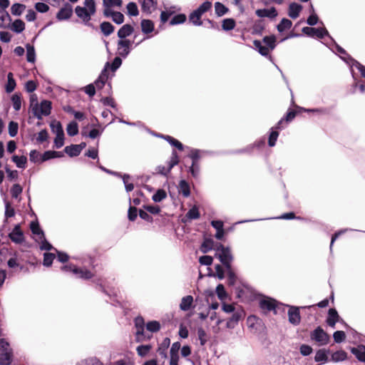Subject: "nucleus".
Wrapping results in <instances>:
<instances>
[{
	"mask_svg": "<svg viewBox=\"0 0 365 365\" xmlns=\"http://www.w3.org/2000/svg\"><path fill=\"white\" fill-rule=\"evenodd\" d=\"M122 57H120L119 55L118 56H115L111 63L107 61L104 65V68H106L108 71V70H110L112 72H115L122 65Z\"/></svg>",
	"mask_w": 365,
	"mask_h": 365,
	"instance_id": "5701e85b",
	"label": "nucleus"
},
{
	"mask_svg": "<svg viewBox=\"0 0 365 365\" xmlns=\"http://www.w3.org/2000/svg\"><path fill=\"white\" fill-rule=\"evenodd\" d=\"M26 6L25 4L21 3H14L11 7V12L12 15L19 16L22 14Z\"/></svg>",
	"mask_w": 365,
	"mask_h": 365,
	"instance_id": "603ef678",
	"label": "nucleus"
},
{
	"mask_svg": "<svg viewBox=\"0 0 365 365\" xmlns=\"http://www.w3.org/2000/svg\"><path fill=\"white\" fill-rule=\"evenodd\" d=\"M310 339L319 346H324L330 341L329 335L323 329L321 326L317 327L310 332Z\"/></svg>",
	"mask_w": 365,
	"mask_h": 365,
	"instance_id": "7ed1b4c3",
	"label": "nucleus"
},
{
	"mask_svg": "<svg viewBox=\"0 0 365 365\" xmlns=\"http://www.w3.org/2000/svg\"><path fill=\"white\" fill-rule=\"evenodd\" d=\"M66 132L69 136H75L79 132L78 124L76 121L72 120L67 125Z\"/></svg>",
	"mask_w": 365,
	"mask_h": 365,
	"instance_id": "de8ad7c7",
	"label": "nucleus"
},
{
	"mask_svg": "<svg viewBox=\"0 0 365 365\" xmlns=\"http://www.w3.org/2000/svg\"><path fill=\"white\" fill-rule=\"evenodd\" d=\"M26 61L29 63H35L36 61V51L35 48L33 45L30 43L26 44Z\"/></svg>",
	"mask_w": 365,
	"mask_h": 365,
	"instance_id": "79ce46f5",
	"label": "nucleus"
},
{
	"mask_svg": "<svg viewBox=\"0 0 365 365\" xmlns=\"http://www.w3.org/2000/svg\"><path fill=\"white\" fill-rule=\"evenodd\" d=\"M76 365H103L99 359L96 357L89 358L86 360L81 361Z\"/></svg>",
	"mask_w": 365,
	"mask_h": 365,
	"instance_id": "774afa93",
	"label": "nucleus"
},
{
	"mask_svg": "<svg viewBox=\"0 0 365 365\" xmlns=\"http://www.w3.org/2000/svg\"><path fill=\"white\" fill-rule=\"evenodd\" d=\"M30 229L32 234L38 236V239L45 235V233L43 230L41 229L38 220L31 222Z\"/></svg>",
	"mask_w": 365,
	"mask_h": 365,
	"instance_id": "f704fd0d",
	"label": "nucleus"
},
{
	"mask_svg": "<svg viewBox=\"0 0 365 365\" xmlns=\"http://www.w3.org/2000/svg\"><path fill=\"white\" fill-rule=\"evenodd\" d=\"M135 326L136 328V341L140 342L151 338L152 335L145 331V321L142 317L139 316L135 319Z\"/></svg>",
	"mask_w": 365,
	"mask_h": 365,
	"instance_id": "39448f33",
	"label": "nucleus"
},
{
	"mask_svg": "<svg viewBox=\"0 0 365 365\" xmlns=\"http://www.w3.org/2000/svg\"><path fill=\"white\" fill-rule=\"evenodd\" d=\"M215 293L219 299L221 301L225 300L228 297L227 292L225 290V286L222 284H219L216 287Z\"/></svg>",
	"mask_w": 365,
	"mask_h": 365,
	"instance_id": "052dcab7",
	"label": "nucleus"
},
{
	"mask_svg": "<svg viewBox=\"0 0 365 365\" xmlns=\"http://www.w3.org/2000/svg\"><path fill=\"white\" fill-rule=\"evenodd\" d=\"M51 102L48 100H43L39 103L38 108H32V113L37 119L41 120L43 115L48 116L51 114Z\"/></svg>",
	"mask_w": 365,
	"mask_h": 365,
	"instance_id": "423d86ee",
	"label": "nucleus"
},
{
	"mask_svg": "<svg viewBox=\"0 0 365 365\" xmlns=\"http://www.w3.org/2000/svg\"><path fill=\"white\" fill-rule=\"evenodd\" d=\"M302 31L303 34L309 37H317L318 38L322 39L325 36L330 37V35L325 27L314 28L310 26H304L302 28Z\"/></svg>",
	"mask_w": 365,
	"mask_h": 365,
	"instance_id": "6e6552de",
	"label": "nucleus"
},
{
	"mask_svg": "<svg viewBox=\"0 0 365 365\" xmlns=\"http://www.w3.org/2000/svg\"><path fill=\"white\" fill-rule=\"evenodd\" d=\"M103 14L106 18H111L112 21L118 25L124 22V15L120 11H113L112 9H103Z\"/></svg>",
	"mask_w": 365,
	"mask_h": 365,
	"instance_id": "f8f14e48",
	"label": "nucleus"
},
{
	"mask_svg": "<svg viewBox=\"0 0 365 365\" xmlns=\"http://www.w3.org/2000/svg\"><path fill=\"white\" fill-rule=\"evenodd\" d=\"M265 29V25L262 20H257L255 21L254 25L252 26V34L262 36L263 34V31Z\"/></svg>",
	"mask_w": 365,
	"mask_h": 365,
	"instance_id": "c03bdc74",
	"label": "nucleus"
},
{
	"mask_svg": "<svg viewBox=\"0 0 365 365\" xmlns=\"http://www.w3.org/2000/svg\"><path fill=\"white\" fill-rule=\"evenodd\" d=\"M151 349L152 346L150 344H142L136 348V351L140 356L145 357L148 355Z\"/></svg>",
	"mask_w": 365,
	"mask_h": 365,
	"instance_id": "69168bd1",
	"label": "nucleus"
},
{
	"mask_svg": "<svg viewBox=\"0 0 365 365\" xmlns=\"http://www.w3.org/2000/svg\"><path fill=\"white\" fill-rule=\"evenodd\" d=\"M101 31L105 36L111 35L115 31V26L110 21H103L100 24Z\"/></svg>",
	"mask_w": 365,
	"mask_h": 365,
	"instance_id": "c756f323",
	"label": "nucleus"
},
{
	"mask_svg": "<svg viewBox=\"0 0 365 365\" xmlns=\"http://www.w3.org/2000/svg\"><path fill=\"white\" fill-rule=\"evenodd\" d=\"M200 217V213L198 207L196 205L192 207L186 213V217L189 220H197Z\"/></svg>",
	"mask_w": 365,
	"mask_h": 365,
	"instance_id": "680f3d73",
	"label": "nucleus"
},
{
	"mask_svg": "<svg viewBox=\"0 0 365 365\" xmlns=\"http://www.w3.org/2000/svg\"><path fill=\"white\" fill-rule=\"evenodd\" d=\"M127 14L130 16H137L139 14L138 5L135 2L130 1L126 5Z\"/></svg>",
	"mask_w": 365,
	"mask_h": 365,
	"instance_id": "4d7b16f0",
	"label": "nucleus"
},
{
	"mask_svg": "<svg viewBox=\"0 0 365 365\" xmlns=\"http://www.w3.org/2000/svg\"><path fill=\"white\" fill-rule=\"evenodd\" d=\"M141 31L144 34H149L155 29L154 22L150 19H142L140 21Z\"/></svg>",
	"mask_w": 365,
	"mask_h": 365,
	"instance_id": "b1692460",
	"label": "nucleus"
},
{
	"mask_svg": "<svg viewBox=\"0 0 365 365\" xmlns=\"http://www.w3.org/2000/svg\"><path fill=\"white\" fill-rule=\"evenodd\" d=\"M187 16L185 14H178L173 16L170 21V25H178L185 22Z\"/></svg>",
	"mask_w": 365,
	"mask_h": 365,
	"instance_id": "e2e57ef3",
	"label": "nucleus"
},
{
	"mask_svg": "<svg viewBox=\"0 0 365 365\" xmlns=\"http://www.w3.org/2000/svg\"><path fill=\"white\" fill-rule=\"evenodd\" d=\"M255 14L259 18L267 17L272 19L277 16L278 13L276 8L272 6L269 9H258L255 11Z\"/></svg>",
	"mask_w": 365,
	"mask_h": 365,
	"instance_id": "2eb2a0df",
	"label": "nucleus"
},
{
	"mask_svg": "<svg viewBox=\"0 0 365 365\" xmlns=\"http://www.w3.org/2000/svg\"><path fill=\"white\" fill-rule=\"evenodd\" d=\"M158 6V0H143L140 3L141 10L147 15L152 14Z\"/></svg>",
	"mask_w": 365,
	"mask_h": 365,
	"instance_id": "dca6fc26",
	"label": "nucleus"
},
{
	"mask_svg": "<svg viewBox=\"0 0 365 365\" xmlns=\"http://www.w3.org/2000/svg\"><path fill=\"white\" fill-rule=\"evenodd\" d=\"M259 306L264 311H273L274 313H277V301L272 297L264 296L259 299Z\"/></svg>",
	"mask_w": 365,
	"mask_h": 365,
	"instance_id": "9d476101",
	"label": "nucleus"
},
{
	"mask_svg": "<svg viewBox=\"0 0 365 365\" xmlns=\"http://www.w3.org/2000/svg\"><path fill=\"white\" fill-rule=\"evenodd\" d=\"M9 237L16 244H21L24 242V235L19 224L14 226L11 232L9 234Z\"/></svg>",
	"mask_w": 365,
	"mask_h": 365,
	"instance_id": "9b49d317",
	"label": "nucleus"
},
{
	"mask_svg": "<svg viewBox=\"0 0 365 365\" xmlns=\"http://www.w3.org/2000/svg\"><path fill=\"white\" fill-rule=\"evenodd\" d=\"M146 329L151 333L157 332L160 329V324L156 320L149 321L146 324Z\"/></svg>",
	"mask_w": 365,
	"mask_h": 365,
	"instance_id": "338daca9",
	"label": "nucleus"
},
{
	"mask_svg": "<svg viewBox=\"0 0 365 365\" xmlns=\"http://www.w3.org/2000/svg\"><path fill=\"white\" fill-rule=\"evenodd\" d=\"M349 61H347V64L351 67L356 68L361 73L362 77L365 78V66L361 63L353 58L351 56H349Z\"/></svg>",
	"mask_w": 365,
	"mask_h": 365,
	"instance_id": "4c0bfd02",
	"label": "nucleus"
},
{
	"mask_svg": "<svg viewBox=\"0 0 365 365\" xmlns=\"http://www.w3.org/2000/svg\"><path fill=\"white\" fill-rule=\"evenodd\" d=\"M167 197V193L163 189H158L157 191L152 196V200L155 202H160Z\"/></svg>",
	"mask_w": 365,
	"mask_h": 365,
	"instance_id": "0e129e2a",
	"label": "nucleus"
},
{
	"mask_svg": "<svg viewBox=\"0 0 365 365\" xmlns=\"http://www.w3.org/2000/svg\"><path fill=\"white\" fill-rule=\"evenodd\" d=\"M347 358V354L344 350H338L331 355V361L335 363L345 361Z\"/></svg>",
	"mask_w": 365,
	"mask_h": 365,
	"instance_id": "a19ab883",
	"label": "nucleus"
},
{
	"mask_svg": "<svg viewBox=\"0 0 365 365\" xmlns=\"http://www.w3.org/2000/svg\"><path fill=\"white\" fill-rule=\"evenodd\" d=\"M4 29H10L16 34H21L25 29V23L20 19H15L12 23L6 25Z\"/></svg>",
	"mask_w": 365,
	"mask_h": 365,
	"instance_id": "f3484780",
	"label": "nucleus"
},
{
	"mask_svg": "<svg viewBox=\"0 0 365 365\" xmlns=\"http://www.w3.org/2000/svg\"><path fill=\"white\" fill-rule=\"evenodd\" d=\"M339 320L338 312L334 308H331L328 311L326 322L331 327H334L336 323Z\"/></svg>",
	"mask_w": 365,
	"mask_h": 365,
	"instance_id": "412c9836",
	"label": "nucleus"
},
{
	"mask_svg": "<svg viewBox=\"0 0 365 365\" xmlns=\"http://www.w3.org/2000/svg\"><path fill=\"white\" fill-rule=\"evenodd\" d=\"M63 157V153L61 151L56 150H46L41 155L40 159V163H43L47 160L53 158H62Z\"/></svg>",
	"mask_w": 365,
	"mask_h": 365,
	"instance_id": "4be33fe9",
	"label": "nucleus"
},
{
	"mask_svg": "<svg viewBox=\"0 0 365 365\" xmlns=\"http://www.w3.org/2000/svg\"><path fill=\"white\" fill-rule=\"evenodd\" d=\"M215 269L216 271L215 273H214L210 268H208L209 272L207 275L209 277H217L220 280L223 279L225 277V271L222 266L220 264H217L215 266Z\"/></svg>",
	"mask_w": 365,
	"mask_h": 365,
	"instance_id": "7c9ffc66",
	"label": "nucleus"
},
{
	"mask_svg": "<svg viewBox=\"0 0 365 365\" xmlns=\"http://www.w3.org/2000/svg\"><path fill=\"white\" fill-rule=\"evenodd\" d=\"M236 26V21L232 18L224 19L222 21V29L225 31H229L235 29Z\"/></svg>",
	"mask_w": 365,
	"mask_h": 365,
	"instance_id": "09e8293b",
	"label": "nucleus"
},
{
	"mask_svg": "<svg viewBox=\"0 0 365 365\" xmlns=\"http://www.w3.org/2000/svg\"><path fill=\"white\" fill-rule=\"evenodd\" d=\"M215 250L216 253L215 257H217L220 262L222 263L226 262H232L233 261V255L231 252V249L230 247L224 246L222 244L219 243L215 247Z\"/></svg>",
	"mask_w": 365,
	"mask_h": 365,
	"instance_id": "20e7f679",
	"label": "nucleus"
},
{
	"mask_svg": "<svg viewBox=\"0 0 365 365\" xmlns=\"http://www.w3.org/2000/svg\"><path fill=\"white\" fill-rule=\"evenodd\" d=\"M245 317L243 310H236L232 316L227 319L226 327L228 329H234L239 323V322Z\"/></svg>",
	"mask_w": 365,
	"mask_h": 365,
	"instance_id": "ddd939ff",
	"label": "nucleus"
},
{
	"mask_svg": "<svg viewBox=\"0 0 365 365\" xmlns=\"http://www.w3.org/2000/svg\"><path fill=\"white\" fill-rule=\"evenodd\" d=\"M11 101L12 103L13 108L16 111L20 110L21 108V96L19 93H15L11 96Z\"/></svg>",
	"mask_w": 365,
	"mask_h": 365,
	"instance_id": "3c124183",
	"label": "nucleus"
},
{
	"mask_svg": "<svg viewBox=\"0 0 365 365\" xmlns=\"http://www.w3.org/2000/svg\"><path fill=\"white\" fill-rule=\"evenodd\" d=\"M72 14V6L70 5L68 3H66L56 14V19L58 21L68 20L71 17Z\"/></svg>",
	"mask_w": 365,
	"mask_h": 365,
	"instance_id": "4468645a",
	"label": "nucleus"
},
{
	"mask_svg": "<svg viewBox=\"0 0 365 365\" xmlns=\"http://www.w3.org/2000/svg\"><path fill=\"white\" fill-rule=\"evenodd\" d=\"M96 12V4L95 0H85L84 6H77L75 8L76 16L83 20L84 24L92 29H95L93 24L89 21L92 16Z\"/></svg>",
	"mask_w": 365,
	"mask_h": 365,
	"instance_id": "f257e3e1",
	"label": "nucleus"
},
{
	"mask_svg": "<svg viewBox=\"0 0 365 365\" xmlns=\"http://www.w3.org/2000/svg\"><path fill=\"white\" fill-rule=\"evenodd\" d=\"M73 274L76 275L78 278L82 279H90L93 277V274L88 269H83L77 267L73 270Z\"/></svg>",
	"mask_w": 365,
	"mask_h": 365,
	"instance_id": "2f4dec72",
	"label": "nucleus"
},
{
	"mask_svg": "<svg viewBox=\"0 0 365 365\" xmlns=\"http://www.w3.org/2000/svg\"><path fill=\"white\" fill-rule=\"evenodd\" d=\"M287 307H289L287 312L289 322L294 326H297L301 322V315L299 312L300 309H310L311 307H314V305L300 307L292 305H287Z\"/></svg>",
	"mask_w": 365,
	"mask_h": 365,
	"instance_id": "0eeeda50",
	"label": "nucleus"
},
{
	"mask_svg": "<svg viewBox=\"0 0 365 365\" xmlns=\"http://www.w3.org/2000/svg\"><path fill=\"white\" fill-rule=\"evenodd\" d=\"M170 344V339L168 337H165L161 344L159 345L157 352L161 356L162 359H166L168 356L167 351Z\"/></svg>",
	"mask_w": 365,
	"mask_h": 365,
	"instance_id": "393cba45",
	"label": "nucleus"
},
{
	"mask_svg": "<svg viewBox=\"0 0 365 365\" xmlns=\"http://www.w3.org/2000/svg\"><path fill=\"white\" fill-rule=\"evenodd\" d=\"M202 15L200 13H197V11L195 9L192 11L189 15V21L194 25L197 26H202V21H201V16Z\"/></svg>",
	"mask_w": 365,
	"mask_h": 365,
	"instance_id": "37998d69",
	"label": "nucleus"
},
{
	"mask_svg": "<svg viewBox=\"0 0 365 365\" xmlns=\"http://www.w3.org/2000/svg\"><path fill=\"white\" fill-rule=\"evenodd\" d=\"M178 192L181 193L185 197H188L190 195V186L186 180L182 179L180 180Z\"/></svg>",
	"mask_w": 365,
	"mask_h": 365,
	"instance_id": "cd10ccee",
	"label": "nucleus"
},
{
	"mask_svg": "<svg viewBox=\"0 0 365 365\" xmlns=\"http://www.w3.org/2000/svg\"><path fill=\"white\" fill-rule=\"evenodd\" d=\"M193 302V297L191 295H187L182 298L180 304V309L182 311L186 312L190 309Z\"/></svg>",
	"mask_w": 365,
	"mask_h": 365,
	"instance_id": "c9c22d12",
	"label": "nucleus"
},
{
	"mask_svg": "<svg viewBox=\"0 0 365 365\" xmlns=\"http://www.w3.org/2000/svg\"><path fill=\"white\" fill-rule=\"evenodd\" d=\"M16 86V80L14 78V74L11 72L7 74V82L5 85V91L7 93L13 92Z\"/></svg>",
	"mask_w": 365,
	"mask_h": 365,
	"instance_id": "473e14b6",
	"label": "nucleus"
},
{
	"mask_svg": "<svg viewBox=\"0 0 365 365\" xmlns=\"http://www.w3.org/2000/svg\"><path fill=\"white\" fill-rule=\"evenodd\" d=\"M187 171L193 178L197 179L200 176V163L192 162L191 165L189 167Z\"/></svg>",
	"mask_w": 365,
	"mask_h": 365,
	"instance_id": "864d4df0",
	"label": "nucleus"
},
{
	"mask_svg": "<svg viewBox=\"0 0 365 365\" xmlns=\"http://www.w3.org/2000/svg\"><path fill=\"white\" fill-rule=\"evenodd\" d=\"M330 39L333 42V45L334 46V48L336 49V51L340 55V58L347 63V61H349V56H351L346 50L342 48L341 46H339L334 40V38L330 36Z\"/></svg>",
	"mask_w": 365,
	"mask_h": 365,
	"instance_id": "c85d7f7f",
	"label": "nucleus"
},
{
	"mask_svg": "<svg viewBox=\"0 0 365 365\" xmlns=\"http://www.w3.org/2000/svg\"><path fill=\"white\" fill-rule=\"evenodd\" d=\"M262 42L265 43V46L269 48L270 51H272L277 46V38L274 34L269 36H265L262 38Z\"/></svg>",
	"mask_w": 365,
	"mask_h": 365,
	"instance_id": "e433bc0d",
	"label": "nucleus"
},
{
	"mask_svg": "<svg viewBox=\"0 0 365 365\" xmlns=\"http://www.w3.org/2000/svg\"><path fill=\"white\" fill-rule=\"evenodd\" d=\"M299 111H304L306 113H312L318 115H328L330 113V109L328 108H305L300 106H297Z\"/></svg>",
	"mask_w": 365,
	"mask_h": 365,
	"instance_id": "bb28decb",
	"label": "nucleus"
},
{
	"mask_svg": "<svg viewBox=\"0 0 365 365\" xmlns=\"http://www.w3.org/2000/svg\"><path fill=\"white\" fill-rule=\"evenodd\" d=\"M302 9L303 6L301 4L296 2H292L289 5L288 16L292 19H296L299 17Z\"/></svg>",
	"mask_w": 365,
	"mask_h": 365,
	"instance_id": "aec40b11",
	"label": "nucleus"
},
{
	"mask_svg": "<svg viewBox=\"0 0 365 365\" xmlns=\"http://www.w3.org/2000/svg\"><path fill=\"white\" fill-rule=\"evenodd\" d=\"M133 43L130 39H119L117 43L118 54L123 58H127L133 49Z\"/></svg>",
	"mask_w": 365,
	"mask_h": 365,
	"instance_id": "1a4fd4ad",
	"label": "nucleus"
},
{
	"mask_svg": "<svg viewBox=\"0 0 365 365\" xmlns=\"http://www.w3.org/2000/svg\"><path fill=\"white\" fill-rule=\"evenodd\" d=\"M278 137V130H276L275 128H271L269 133L268 145L269 147H274L276 145Z\"/></svg>",
	"mask_w": 365,
	"mask_h": 365,
	"instance_id": "bf43d9fd",
	"label": "nucleus"
},
{
	"mask_svg": "<svg viewBox=\"0 0 365 365\" xmlns=\"http://www.w3.org/2000/svg\"><path fill=\"white\" fill-rule=\"evenodd\" d=\"M165 140H166L171 146L175 147L180 151H182L184 150V145L180 141L170 135H167V137L165 138Z\"/></svg>",
	"mask_w": 365,
	"mask_h": 365,
	"instance_id": "5fc2aeb1",
	"label": "nucleus"
},
{
	"mask_svg": "<svg viewBox=\"0 0 365 365\" xmlns=\"http://www.w3.org/2000/svg\"><path fill=\"white\" fill-rule=\"evenodd\" d=\"M138 214L139 215V210L136 207L131 205V199L129 198V207L128 210V219L130 222H134L138 217Z\"/></svg>",
	"mask_w": 365,
	"mask_h": 365,
	"instance_id": "8fccbe9b",
	"label": "nucleus"
},
{
	"mask_svg": "<svg viewBox=\"0 0 365 365\" xmlns=\"http://www.w3.org/2000/svg\"><path fill=\"white\" fill-rule=\"evenodd\" d=\"M214 240L212 238H205L203 242L201 244L200 246V251L206 254L212 249H215L214 247Z\"/></svg>",
	"mask_w": 365,
	"mask_h": 365,
	"instance_id": "58836bf2",
	"label": "nucleus"
},
{
	"mask_svg": "<svg viewBox=\"0 0 365 365\" xmlns=\"http://www.w3.org/2000/svg\"><path fill=\"white\" fill-rule=\"evenodd\" d=\"M13 353L9 344L0 339V365H10L12 361Z\"/></svg>",
	"mask_w": 365,
	"mask_h": 365,
	"instance_id": "f03ea898",
	"label": "nucleus"
},
{
	"mask_svg": "<svg viewBox=\"0 0 365 365\" xmlns=\"http://www.w3.org/2000/svg\"><path fill=\"white\" fill-rule=\"evenodd\" d=\"M86 128H84L81 131V135L83 137L89 138L91 139H96V138L101 135L104 130V128L103 127H98V128H93L88 133H87L84 130Z\"/></svg>",
	"mask_w": 365,
	"mask_h": 365,
	"instance_id": "a878e982",
	"label": "nucleus"
},
{
	"mask_svg": "<svg viewBox=\"0 0 365 365\" xmlns=\"http://www.w3.org/2000/svg\"><path fill=\"white\" fill-rule=\"evenodd\" d=\"M207 153L205 150H200L197 148H192L188 158H190L192 162L199 163L200 159L202 157V154Z\"/></svg>",
	"mask_w": 365,
	"mask_h": 365,
	"instance_id": "a18cd8bd",
	"label": "nucleus"
},
{
	"mask_svg": "<svg viewBox=\"0 0 365 365\" xmlns=\"http://www.w3.org/2000/svg\"><path fill=\"white\" fill-rule=\"evenodd\" d=\"M215 10L217 16H222L229 11V9L219 1L215 3Z\"/></svg>",
	"mask_w": 365,
	"mask_h": 365,
	"instance_id": "13d9d810",
	"label": "nucleus"
},
{
	"mask_svg": "<svg viewBox=\"0 0 365 365\" xmlns=\"http://www.w3.org/2000/svg\"><path fill=\"white\" fill-rule=\"evenodd\" d=\"M292 26V22L291 20L283 18L280 21V22L277 26V29L279 33H282L286 30L289 29Z\"/></svg>",
	"mask_w": 365,
	"mask_h": 365,
	"instance_id": "49530a36",
	"label": "nucleus"
},
{
	"mask_svg": "<svg viewBox=\"0 0 365 365\" xmlns=\"http://www.w3.org/2000/svg\"><path fill=\"white\" fill-rule=\"evenodd\" d=\"M134 32V27L129 24L123 25L118 31L117 36L120 39H128L127 37L130 36Z\"/></svg>",
	"mask_w": 365,
	"mask_h": 365,
	"instance_id": "6ab92c4d",
	"label": "nucleus"
},
{
	"mask_svg": "<svg viewBox=\"0 0 365 365\" xmlns=\"http://www.w3.org/2000/svg\"><path fill=\"white\" fill-rule=\"evenodd\" d=\"M76 144H71L65 147L64 152L71 158L77 157L81 154Z\"/></svg>",
	"mask_w": 365,
	"mask_h": 365,
	"instance_id": "6e6d98bb",
	"label": "nucleus"
},
{
	"mask_svg": "<svg viewBox=\"0 0 365 365\" xmlns=\"http://www.w3.org/2000/svg\"><path fill=\"white\" fill-rule=\"evenodd\" d=\"M253 44L260 55L265 57L269 56L270 58H272L269 55L270 50L269 48L265 46H262V42L259 40H255L253 41Z\"/></svg>",
	"mask_w": 365,
	"mask_h": 365,
	"instance_id": "72a5a7b5",
	"label": "nucleus"
},
{
	"mask_svg": "<svg viewBox=\"0 0 365 365\" xmlns=\"http://www.w3.org/2000/svg\"><path fill=\"white\" fill-rule=\"evenodd\" d=\"M330 354V349H319L316 351L314 356V361L319 362L321 364L327 363L329 361V355Z\"/></svg>",
	"mask_w": 365,
	"mask_h": 365,
	"instance_id": "a211bd4d",
	"label": "nucleus"
},
{
	"mask_svg": "<svg viewBox=\"0 0 365 365\" xmlns=\"http://www.w3.org/2000/svg\"><path fill=\"white\" fill-rule=\"evenodd\" d=\"M11 160L19 168L24 169L26 166L27 158L25 155L19 156L17 155H14L11 157Z\"/></svg>",
	"mask_w": 365,
	"mask_h": 365,
	"instance_id": "ea45409f",
	"label": "nucleus"
}]
</instances>
